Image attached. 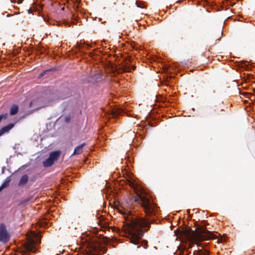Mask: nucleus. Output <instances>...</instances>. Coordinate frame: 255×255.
Returning a JSON list of instances; mask_svg holds the SVG:
<instances>
[{
	"mask_svg": "<svg viewBox=\"0 0 255 255\" xmlns=\"http://www.w3.org/2000/svg\"><path fill=\"white\" fill-rule=\"evenodd\" d=\"M126 222V227L125 229L126 232H128L130 235L129 240L131 243L135 245L141 246L144 249H146L147 247V242L146 240L140 242V239L143 237L146 230L142 229L144 227L150 228V224L148 221L149 219L146 220L142 218L135 215H132L131 214L127 215L125 217Z\"/></svg>",
	"mask_w": 255,
	"mask_h": 255,
	"instance_id": "1",
	"label": "nucleus"
},
{
	"mask_svg": "<svg viewBox=\"0 0 255 255\" xmlns=\"http://www.w3.org/2000/svg\"><path fill=\"white\" fill-rule=\"evenodd\" d=\"M181 235L191 242L208 241L217 238V236L212 232L206 230V227L200 226H198L194 231L186 227L181 231Z\"/></svg>",
	"mask_w": 255,
	"mask_h": 255,
	"instance_id": "2",
	"label": "nucleus"
},
{
	"mask_svg": "<svg viewBox=\"0 0 255 255\" xmlns=\"http://www.w3.org/2000/svg\"><path fill=\"white\" fill-rule=\"evenodd\" d=\"M134 201L141 204L146 216L152 217L156 215V206L144 195H139L136 192Z\"/></svg>",
	"mask_w": 255,
	"mask_h": 255,
	"instance_id": "3",
	"label": "nucleus"
},
{
	"mask_svg": "<svg viewBox=\"0 0 255 255\" xmlns=\"http://www.w3.org/2000/svg\"><path fill=\"white\" fill-rule=\"evenodd\" d=\"M10 235L8 232L5 225L0 224V242L3 244L7 243L10 239Z\"/></svg>",
	"mask_w": 255,
	"mask_h": 255,
	"instance_id": "4",
	"label": "nucleus"
},
{
	"mask_svg": "<svg viewBox=\"0 0 255 255\" xmlns=\"http://www.w3.org/2000/svg\"><path fill=\"white\" fill-rule=\"evenodd\" d=\"M14 126V124L10 123L7 125L2 127L0 129V136L4 134L5 133L8 132Z\"/></svg>",
	"mask_w": 255,
	"mask_h": 255,
	"instance_id": "5",
	"label": "nucleus"
},
{
	"mask_svg": "<svg viewBox=\"0 0 255 255\" xmlns=\"http://www.w3.org/2000/svg\"><path fill=\"white\" fill-rule=\"evenodd\" d=\"M36 198L37 197H35L33 195H31L26 199L22 200L21 201V203L24 205H28L34 202Z\"/></svg>",
	"mask_w": 255,
	"mask_h": 255,
	"instance_id": "6",
	"label": "nucleus"
},
{
	"mask_svg": "<svg viewBox=\"0 0 255 255\" xmlns=\"http://www.w3.org/2000/svg\"><path fill=\"white\" fill-rule=\"evenodd\" d=\"M85 142H83L80 145L75 147L73 154H79L82 152L83 148L86 145Z\"/></svg>",
	"mask_w": 255,
	"mask_h": 255,
	"instance_id": "7",
	"label": "nucleus"
},
{
	"mask_svg": "<svg viewBox=\"0 0 255 255\" xmlns=\"http://www.w3.org/2000/svg\"><path fill=\"white\" fill-rule=\"evenodd\" d=\"M60 154V151H55L51 152L49 157L55 162L58 159Z\"/></svg>",
	"mask_w": 255,
	"mask_h": 255,
	"instance_id": "8",
	"label": "nucleus"
},
{
	"mask_svg": "<svg viewBox=\"0 0 255 255\" xmlns=\"http://www.w3.org/2000/svg\"><path fill=\"white\" fill-rule=\"evenodd\" d=\"M88 79L89 82L96 83L101 79V75L100 74H96L93 76H89Z\"/></svg>",
	"mask_w": 255,
	"mask_h": 255,
	"instance_id": "9",
	"label": "nucleus"
},
{
	"mask_svg": "<svg viewBox=\"0 0 255 255\" xmlns=\"http://www.w3.org/2000/svg\"><path fill=\"white\" fill-rule=\"evenodd\" d=\"M25 249L27 251L29 252H34L36 251V248L34 246V242L32 241L25 245Z\"/></svg>",
	"mask_w": 255,
	"mask_h": 255,
	"instance_id": "10",
	"label": "nucleus"
},
{
	"mask_svg": "<svg viewBox=\"0 0 255 255\" xmlns=\"http://www.w3.org/2000/svg\"><path fill=\"white\" fill-rule=\"evenodd\" d=\"M18 105L15 104L12 105L10 109V115L11 116L16 115L18 111Z\"/></svg>",
	"mask_w": 255,
	"mask_h": 255,
	"instance_id": "11",
	"label": "nucleus"
},
{
	"mask_svg": "<svg viewBox=\"0 0 255 255\" xmlns=\"http://www.w3.org/2000/svg\"><path fill=\"white\" fill-rule=\"evenodd\" d=\"M54 161L49 157L43 161V166L45 167H50L54 164Z\"/></svg>",
	"mask_w": 255,
	"mask_h": 255,
	"instance_id": "12",
	"label": "nucleus"
},
{
	"mask_svg": "<svg viewBox=\"0 0 255 255\" xmlns=\"http://www.w3.org/2000/svg\"><path fill=\"white\" fill-rule=\"evenodd\" d=\"M28 180V177L27 175H23L20 178V180L18 183V185L21 186L25 185L27 183Z\"/></svg>",
	"mask_w": 255,
	"mask_h": 255,
	"instance_id": "13",
	"label": "nucleus"
},
{
	"mask_svg": "<svg viewBox=\"0 0 255 255\" xmlns=\"http://www.w3.org/2000/svg\"><path fill=\"white\" fill-rule=\"evenodd\" d=\"M10 182V179L9 177H7L4 181V182L1 184V186L3 188L7 187Z\"/></svg>",
	"mask_w": 255,
	"mask_h": 255,
	"instance_id": "14",
	"label": "nucleus"
},
{
	"mask_svg": "<svg viewBox=\"0 0 255 255\" xmlns=\"http://www.w3.org/2000/svg\"><path fill=\"white\" fill-rule=\"evenodd\" d=\"M128 184L129 185L132 187L134 191L136 192V185L132 181L128 180Z\"/></svg>",
	"mask_w": 255,
	"mask_h": 255,
	"instance_id": "15",
	"label": "nucleus"
},
{
	"mask_svg": "<svg viewBox=\"0 0 255 255\" xmlns=\"http://www.w3.org/2000/svg\"><path fill=\"white\" fill-rule=\"evenodd\" d=\"M115 115L116 116H118V115H120L121 114H122L123 113H126V111L123 109H117L115 112Z\"/></svg>",
	"mask_w": 255,
	"mask_h": 255,
	"instance_id": "16",
	"label": "nucleus"
},
{
	"mask_svg": "<svg viewBox=\"0 0 255 255\" xmlns=\"http://www.w3.org/2000/svg\"><path fill=\"white\" fill-rule=\"evenodd\" d=\"M201 241H199V242H193V241H191L192 243L193 244H195L196 243L197 246L198 247H200L202 248H204V247L205 246V245L204 244H202V243H201L200 242H201Z\"/></svg>",
	"mask_w": 255,
	"mask_h": 255,
	"instance_id": "17",
	"label": "nucleus"
},
{
	"mask_svg": "<svg viewBox=\"0 0 255 255\" xmlns=\"http://www.w3.org/2000/svg\"><path fill=\"white\" fill-rule=\"evenodd\" d=\"M198 251L200 253V255H209V251L207 250H204V251L202 250H199Z\"/></svg>",
	"mask_w": 255,
	"mask_h": 255,
	"instance_id": "18",
	"label": "nucleus"
},
{
	"mask_svg": "<svg viewBox=\"0 0 255 255\" xmlns=\"http://www.w3.org/2000/svg\"><path fill=\"white\" fill-rule=\"evenodd\" d=\"M123 71L125 72H128L131 71V68L128 66H124L123 67Z\"/></svg>",
	"mask_w": 255,
	"mask_h": 255,
	"instance_id": "19",
	"label": "nucleus"
},
{
	"mask_svg": "<svg viewBox=\"0 0 255 255\" xmlns=\"http://www.w3.org/2000/svg\"><path fill=\"white\" fill-rule=\"evenodd\" d=\"M51 71V69H48V70H45L43 72H42L40 74H39V77H43L45 74H46L47 73H48L49 72H50Z\"/></svg>",
	"mask_w": 255,
	"mask_h": 255,
	"instance_id": "20",
	"label": "nucleus"
},
{
	"mask_svg": "<svg viewBox=\"0 0 255 255\" xmlns=\"http://www.w3.org/2000/svg\"><path fill=\"white\" fill-rule=\"evenodd\" d=\"M65 121L67 123H68L70 121V117L69 116L66 117L65 118Z\"/></svg>",
	"mask_w": 255,
	"mask_h": 255,
	"instance_id": "21",
	"label": "nucleus"
},
{
	"mask_svg": "<svg viewBox=\"0 0 255 255\" xmlns=\"http://www.w3.org/2000/svg\"><path fill=\"white\" fill-rule=\"evenodd\" d=\"M135 4H136V6L138 7H140V8H143L144 7L143 6H142V4L141 3H140L139 4V3L137 1H136Z\"/></svg>",
	"mask_w": 255,
	"mask_h": 255,
	"instance_id": "22",
	"label": "nucleus"
},
{
	"mask_svg": "<svg viewBox=\"0 0 255 255\" xmlns=\"http://www.w3.org/2000/svg\"><path fill=\"white\" fill-rule=\"evenodd\" d=\"M72 18L76 21L77 20V16L75 14L72 15Z\"/></svg>",
	"mask_w": 255,
	"mask_h": 255,
	"instance_id": "23",
	"label": "nucleus"
},
{
	"mask_svg": "<svg viewBox=\"0 0 255 255\" xmlns=\"http://www.w3.org/2000/svg\"><path fill=\"white\" fill-rule=\"evenodd\" d=\"M23 0H18V3H21L22 2Z\"/></svg>",
	"mask_w": 255,
	"mask_h": 255,
	"instance_id": "24",
	"label": "nucleus"
},
{
	"mask_svg": "<svg viewBox=\"0 0 255 255\" xmlns=\"http://www.w3.org/2000/svg\"><path fill=\"white\" fill-rule=\"evenodd\" d=\"M32 102L31 101L29 104V106L31 107L32 106Z\"/></svg>",
	"mask_w": 255,
	"mask_h": 255,
	"instance_id": "25",
	"label": "nucleus"
},
{
	"mask_svg": "<svg viewBox=\"0 0 255 255\" xmlns=\"http://www.w3.org/2000/svg\"><path fill=\"white\" fill-rule=\"evenodd\" d=\"M3 188L1 186H0V191H1Z\"/></svg>",
	"mask_w": 255,
	"mask_h": 255,
	"instance_id": "26",
	"label": "nucleus"
},
{
	"mask_svg": "<svg viewBox=\"0 0 255 255\" xmlns=\"http://www.w3.org/2000/svg\"><path fill=\"white\" fill-rule=\"evenodd\" d=\"M135 68H136V67H135V66H133L132 67V69L133 70H135Z\"/></svg>",
	"mask_w": 255,
	"mask_h": 255,
	"instance_id": "27",
	"label": "nucleus"
},
{
	"mask_svg": "<svg viewBox=\"0 0 255 255\" xmlns=\"http://www.w3.org/2000/svg\"><path fill=\"white\" fill-rule=\"evenodd\" d=\"M31 12V9H29L28 10V12H29V13H30V12Z\"/></svg>",
	"mask_w": 255,
	"mask_h": 255,
	"instance_id": "28",
	"label": "nucleus"
},
{
	"mask_svg": "<svg viewBox=\"0 0 255 255\" xmlns=\"http://www.w3.org/2000/svg\"><path fill=\"white\" fill-rule=\"evenodd\" d=\"M139 246H137V248H139Z\"/></svg>",
	"mask_w": 255,
	"mask_h": 255,
	"instance_id": "29",
	"label": "nucleus"
},
{
	"mask_svg": "<svg viewBox=\"0 0 255 255\" xmlns=\"http://www.w3.org/2000/svg\"><path fill=\"white\" fill-rule=\"evenodd\" d=\"M254 91L255 92V89H254Z\"/></svg>",
	"mask_w": 255,
	"mask_h": 255,
	"instance_id": "30",
	"label": "nucleus"
}]
</instances>
